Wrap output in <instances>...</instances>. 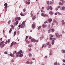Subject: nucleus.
Here are the masks:
<instances>
[{
  "label": "nucleus",
  "instance_id": "1",
  "mask_svg": "<svg viewBox=\"0 0 65 65\" xmlns=\"http://www.w3.org/2000/svg\"><path fill=\"white\" fill-rule=\"evenodd\" d=\"M25 23H26V21H24L22 22V23L21 24V25H19L18 27L19 28H20L21 27V28H24L25 27Z\"/></svg>",
  "mask_w": 65,
  "mask_h": 65
},
{
  "label": "nucleus",
  "instance_id": "2",
  "mask_svg": "<svg viewBox=\"0 0 65 65\" xmlns=\"http://www.w3.org/2000/svg\"><path fill=\"white\" fill-rule=\"evenodd\" d=\"M35 27V25L34 24H33L32 25L31 28L33 29H34Z\"/></svg>",
  "mask_w": 65,
  "mask_h": 65
},
{
  "label": "nucleus",
  "instance_id": "3",
  "mask_svg": "<svg viewBox=\"0 0 65 65\" xmlns=\"http://www.w3.org/2000/svg\"><path fill=\"white\" fill-rule=\"evenodd\" d=\"M33 41H34V42H36V40L34 38L32 39L31 40V42H33Z\"/></svg>",
  "mask_w": 65,
  "mask_h": 65
},
{
  "label": "nucleus",
  "instance_id": "4",
  "mask_svg": "<svg viewBox=\"0 0 65 65\" xmlns=\"http://www.w3.org/2000/svg\"><path fill=\"white\" fill-rule=\"evenodd\" d=\"M22 53V50H20L19 52H18V55H20L21 53Z\"/></svg>",
  "mask_w": 65,
  "mask_h": 65
},
{
  "label": "nucleus",
  "instance_id": "5",
  "mask_svg": "<svg viewBox=\"0 0 65 65\" xmlns=\"http://www.w3.org/2000/svg\"><path fill=\"white\" fill-rule=\"evenodd\" d=\"M61 23L62 25H65V22H64V20H62L61 21Z\"/></svg>",
  "mask_w": 65,
  "mask_h": 65
},
{
  "label": "nucleus",
  "instance_id": "6",
  "mask_svg": "<svg viewBox=\"0 0 65 65\" xmlns=\"http://www.w3.org/2000/svg\"><path fill=\"white\" fill-rule=\"evenodd\" d=\"M55 35L56 37H58L59 38L60 37V35L58 33H56Z\"/></svg>",
  "mask_w": 65,
  "mask_h": 65
},
{
  "label": "nucleus",
  "instance_id": "7",
  "mask_svg": "<svg viewBox=\"0 0 65 65\" xmlns=\"http://www.w3.org/2000/svg\"><path fill=\"white\" fill-rule=\"evenodd\" d=\"M10 56L12 57H14V55L12 54V53H10L9 54Z\"/></svg>",
  "mask_w": 65,
  "mask_h": 65
},
{
  "label": "nucleus",
  "instance_id": "8",
  "mask_svg": "<svg viewBox=\"0 0 65 65\" xmlns=\"http://www.w3.org/2000/svg\"><path fill=\"white\" fill-rule=\"evenodd\" d=\"M48 21L49 23H51L52 21V19H49L48 20Z\"/></svg>",
  "mask_w": 65,
  "mask_h": 65
},
{
  "label": "nucleus",
  "instance_id": "9",
  "mask_svg": "<svg viewBox=\"0 0 65 65\" xmlns=\"http://www.w3.org/2000/svg\"><path fill=\"white\" fill-rule=\"evenodd\" d=\"M42 26L44 28H45V27H46L47 26L46 25L44 24Z\"/></svg>",
  "mask_w": 65,
  "mask_h": 65
},
{
  "label": "nucleus",
  "instance_id": "10",
  "mask_svg": "<svg viewBox=\"0 0 65 65\" xmlns=\"http://www.w3.org/2000/svg\"><path fill=\"white\" fill-rule=\"evenodd\" d=\"M46 45H45L44 44H43L42 45V48H43L44 47H46Z\"/></svg>",
  "mask_w": 65,
  "mask_h": 65
},
{
  "label": "nucleus",
  "instance_id": "11",
  "mask_svg": "<svg viewBox=\"0 0 65 65\" xmlns=\"http://www.w3.org/2000/svg\"><path fill=\"white\" fill-rule=\"evenodd\" d=\"M49 14H51V15L53 14V12H52V11H50L49 12Z\"/></svg>",
  "mask_w": 65,
  "mask_h": 65
},
{
  "label": "nucleus",
  "instance_id": "12",
  "mask_svg": "<svg viewBox=\"0 0 65 65\" xmlns=\"http://www.w3.org/2000/svg\"><path fill=\"white\" fill-rule=\"evenodd\" d=\"M54 22H55V23H56V24L58 25V22H57V21H56V20H54L53 21Z\"/></svg>",
  "mask_w": 65,
  "mask_h": 65
},
{
  "label": "nucleus",
  "instance_id": "13",
  "mask_svg": "<svg viewBox=\"0 0 65 65\" xmlns=\"http://www.w3.org/2000/svg\"><path fill=\"white\" fill-rule=\"evenodd\" d=\"M13 42H12L11 43V45L10 46V47H11V46H12L14 44Z\"/></svg>",
  "mask_w": 65,
  "mask_h": 65
},
{
  "label": "nucleus",
  "instance_id": "14",
  "mask_svg": "<svg viewBox=\"0 0 65 65\" xmlns=\"http://www.w3.org/2000/svg\"><path fill=\"white\" fill-rule=\"evenodd\" d=\"M20 14L21 16H25L26 15V13H25L24 14Z\"/></svg>",
  "mask_w": 65,
  "mask_h": 65
},
{
  "label": "nucleus",
  "instance_id": "15",
  "mask_svg": "<svg viewBox=\"0 0 65 65\" xmlns=\"http://www.w3.org/2000/svg\"><path fill=\"white\" fill-rule=\"evenodd\" d=\"M44 37L43 36H42L40 38V39L41 40H42V39Z\"/></svg>",
  "mask_w": 65,
  "mask_h": 65
},
{
  "label": "nucleus",
  "instance_id": "16",
  "mask_svg": "<svg viewBox=\"0 0 65 65\" xmlns=\"http://www.w3.org/2000/svg\"><path fill=\"white\" fill-rule=\"evenodd\" d=\"M32 11H31L30 13V15H31V17H33V13H32Z\"/></svg>",
  "mask_w": 65,
  "mask_h": 65
},
{
  "label": "nucleus",
  "instance_id": "17",
  "mask_svg": "<svg viewBox=\"0 0 65 65\" xmlns=\"http://www.w3.org/2000/svg\"><path fill=\"white\" fill-rule=\"evenodd\" d=\"M18 53H16V57H19V55H18Z\"/></svg>",
  "mask_w": 65,
  "mask_h": 65
},
{
  "label": "nucleus",
  "instance_id": "18",
  "mask_svg": "<svg viewBox=\"0 0 65 65\" xmlns=\"http://www.w3.org/2000/svg\"><path fill=\"white\" fill-rule=\"evenodd\" d=\"M29 56L30 57H32V54L31 53H29Z\"/></svg>",
  "mask_w": 65,
  "mask_h": 65
},
{
  "label": "nucleus",
  "instance_id": "19",
  "mask_svg": "<svg viewBox=\"0 0 65 65\" xmlns=\"http://www.w3.org/2000/svg\"><path fill=\"white\" fill-rule=\"evenodd\" d=\"M59 5H62L63 3H61V2H59Z\"/></svg>",
  "mask_w": 65,
  "mask_h": 65
},
{
  "label": "nucleus",
  "instance_id": "20",
  "mask_svg": "<svg viewBox=\"0 0 65 65\" xmlns=\"http://www.w3.org/2000/svg\"><path fill=\"white\" fill-rule=\"evenodd\" d=\"M33 46L32 45H28V47H32Z\"/></svg>",
  "mask_w": 65,
  "mask_h": 65
},
{
  "label": "nucleus",
  "instance_id": "21",
  "mask_svg": "<svg viewBox=\"0 0 65 65\" xmlns=\"http://www.w3.org/2000/svg\"><path fill=\"white\" fill-rule=\"evenodd\" d=\"M52 44L53 45L54 43H55V41H52Z\"/></svg>",
  "mask_w": 65,
  "mask_h": 65
},
{
  "label": "nucleus",
  "instance_id": "22",
  "mask_svg": "<svg viewBox=\"0 0 65 65\" xmlns=\"http://www.w3.org/2000/svg\"><path fill=\"white\" fill-rule=\"evenodd\" d=\"M12 28H10L9 31V33H10V32H11L12 31Z\"/></svg>",
  "mask_w": 65,
  "mask_h": 65
},
{
  "label": "nucleus",
  "instance_id": "23",
  "mask_svg": "<svg viewBox=\"0 0 65 65\" xmlns=\"http://www.w3.org/2000/svg\"><path fill=\"white\" fill-rule=\"evenodd\" d=\"M17 34V32L16 31H15L14 32V36H15L16 34Z\"/></svg>",
  "mask_w": 65,
  "mask_h": 65
},
{
  "label": "nucleus",
  "instance_id": "24",
  "mask_svg": "<svg viewBox=\"0 0 65 65\" xmlns=\"http://www.w3.org/2000/svg\"><path fill=\"white\" fill-rule=\"evenodd\" d=\"M4 43V41H3L1 43L0 42V45H2V44H3V43Z\"/></svg>",
  "mask_w": 65,
  "mask_h": 65
},
{
  "label": "nucleus",
  "instance_id": "25",
  "mask_svg": "<svg viewBox=\"0 0 65 65\" xmlns=\"http://www.w3.org/2000/svg\"><path fill=\"white\" fill-rule=\"evenodd\" d=\"M36 18V17L35 16H34V17L32 18V20H35Z\"/></svg>",
  "mask_w": 65,
  "mask_h": 65
},
{
  "label": "nucleus",
  "instance_id": "26",
  "mask_svg": "<svg viewBox=\"0 0 65 65\" xmlns=\"http://www.w3.org/2000/svg\"><path fill=\"white\" fill-rule=\"evenodd\" d=\"M52 32H54V31H55V29H51Z\"/></svg>",
  "mask_w": 65,
  "mask_h": 65
},
{
  "label": "nucleus",
  "instance_id": "27",
  "mask_svg": "<svg viewBox=\"0 0 65 65\" xmlns=\"http://www.w3.org/2000/svg\"><path fill=\"white\" fill-rule=\"evenodd\" d=\"M23 54H20V55H19V57H23Z\"/></svg>",
  "mask_w": 65,
  "mask_h": 65
},
{
  "label": "nucleus",
  "instance_id": "28",
  "mask_svg": "<svg viewBox=\"0 0 65 65\" xmlns=\"http://www.w3.org/2000/svg\"><path fill=\"white\" fill-rule=\"evenodd\" d=\"M18 21H20V20H21V18L20 17H19L18 18Z\"/></svg>",
  "mask_w": 65,
  "mask_h": 65
},
{
  "label": "nucleus",
  "instance_id": "29",
  "mask_svg": "<svg viewBox=\"0 0 65 65\" xmlns=\"http://www.w3.org/2000/svg\"><path fill=\"white\" fill-rule=\"evenodd\" d=\"M26 4H29L30 3V2H26Z\"/></svg>",
  "mask_w": 65,
  "mask_h": 65
},
{
  "label": "nucleus",
  "instance_id": "30",
  "mask_svg": "<svg viewBox=\"0 0 65 65\" xmlns=\"http://www.w3.org/2000/svg\"><path fill=\"white\" fill-rule=\"evenodd\" d=\"M51 29H50L48 30V33H50V32H51Z\"/></svg>",
  "mask_w": 65,
  "mask_h": 65
},
{
  "label": "nucleus",
  "instance_id": "31",
  "mask_svg": "<svg viewBox=\"0 0 65 65\" xmlns=\"http://www.w3.org/2000/svg\"><path fill=\"white\" fill-rule=\"evenodd\" d=\"M10 39H8V43H9L10 42Z\"/></svg>",
  "mask_w": 65,
  "mask_h": 65
},
{
  "label": "nucleus",
  "instance_id": "32",
  "mask_svg": "<svg viewBox=\"0 0 65 65\" xmlns=\"http://www.w3.org/2000/svg\"><path fill=\"white\" fill-rule=\"evenodd\" d=\"M44 17H48V15L45 14L44 15Z\"/></svg>",
  "mask_w": 65,
  "mask_h": 65
},
{
  "label": "nucleus",
  "instance_id": "33",
  "mask_svg": "<svg viewBox=\"0 0 65 65\" xmlns=\"http://www.w3.org/2000/svg\"><path fill=\"white\" fill-rule=\"evenodd\" d=\"M41 28V26H39L38 28V30H39Z\"/></svg>",
  "mask_w": 65,
  "mask_h": 65
},
{
  "label": "nucleus",
  "instance_id": "34",
  "mask_svg": "<svg viewBox=\"0 0 65 65\" xmlns=\"http://www.w3.org/2000/svg\"><path fill=\"white\" fill-rule=\"evenodd\" d=\"M62 53H65V50H62Z\"/></svg>",
  "mask_w": 65,
  "mask_h": 65
},
{
  "label": "nucleus",
  "instance_id": "35",
  "mask_svg": "<svg viewBox=\"0 0 65 65\" xmlns=\"http://www.w3.org/2000/svg\"><path fill=\"white\" fill-rule=\"evenodd\" d=\"M50 9L51 10H53V7H52V6H50Z\"/></svg>",
  "mask_w": 65,
  "mask_h": 65
},
{
  "label": "nucleus",
  "instance_id": "36",
  "mask_svg": "<svg viewBox=\"0 0 65 65\" xmlns=\"http://www.w3.org/2000/svg\"><path fill=\"white\" fill-rule=\"evenodd\" d=\"M41 15L43 17V16L44 17V13H41Z\"/></svg>",
  "mask_w": 65,
  "mask_h": 65
},
{
  "label": "nucleus",
  "instance_id": "37",
  "mask_svg": "<svg viewBox=\"0 0 65 65\" xmlns=\"http://www.w3.org/2000/svg\"><path fill=\"white\" fill-rule=\"evenodd\" d=\"M5 45V44H3L2 46L1 47L2 48L3 47H4V46Z\"/></svg>",
  "mask_w": 65,
  "mask_h": 65
},
{
  "label": "nucleus",
  "instance_id": "38",
  "mask_svg": "<svg viewBox=\"0 0 65 65\" xmlns=\"http://www.w3.org/2000/svg\"><path fill=\"white\" fill-rule=\"evenodd\" d=\"M28 37H29V36H27L26 37L25 40H27V39Z\"/></svg>",
  "mask_w": 65,
  "mask_h": 65
},
{
  "label": "nucleus",
  "instance_id": "39",
  "mask_svg": "<svg viewBox=\"0 0 65 65\" xmlns=\"http://www.w3.org/2000/svg\"><path fill=\"white\" fill-rule=\"evenodd\" d=\"M62 9L63 10H64V9H65V7H62Z\"/></svg>",
  "mask_w": 65,
  "mask_h": 65
},
{
  "label": "nucleus",
  "instance_id": "40",
  "mask_svg": "<svg viewBox=\"0 0 65 65\" xmlns=\"http://www.w3.org/2000/svg\"><path fill=\"white\" fill-rule=\"evenodd\" d=\"M41 12H44L45 11L43 10H41Z\"/></svg>",
  "mask_w": 65,
  "mask_h": 65
},
{
  "label": "nucleus",
  "instance_id": "41",
  "mask_svg": "<svg viewBox=\"0 0 65 65\" xmlns=\"http://www.w3.org/2000/svg\"><path fill=\"white\" fill-rule=\"evenodd\" d=\"M11 21L10 20H9V22H8V24H10V22H11Z\"/></svg>",
  "mask_w": 65,
  "mask_h": 65
},
{
  "label": "nucleus",
  "instance_id": "42",
  "mask_svg": "<svg viewBox=\"0 0 65 65\" xmlns=\"http://www.w3.org/2000/svg\"><path fill=\"white\" fill-rule=\"evenodd\" d=\"M11 27L12 28V29H13V25H11Z\"/></svg>",
  "mask_w": 65,
  "mask_h": 65
},
{
  "label": "nucleus",
  "instance_id": "43",
  "mask_svg": "<svg viewBox=\"0 0 65 65\" xmlns=\"http://www.w3.org/2000/svg\"><path fill=\"white\" fill-rule=\"evenodd\" d=\"M19 23V22H18V21H16V25H17L18 23Z\"/></svg>",
  "mask_w": 65,
  "mask_h": 65
},
{
  "label": "nucleus",
  "instance_id": "44",
  "mask_svg": "<svg viewBox=\"0 0 65 65\" xmlns=\"http://www.w3.org/2000/svg\"><path fill=\"white\" fill-rule=\"evenodd\" d=\"M54 65H57V63L56 62H55L54 63Z\"/></svg>",
  "mask_w": 65,
  "mask_h": 65
},
{
  "label": "nucleus",
  "instance_id": "45",
  "mask_svg": "<svg viewBox=\"0 0 65 65\" xmlns=\"http://www.w3.org/2000/svg\"><path fill=\"white\" fill-rule=\"evenodd\" d=\"M26 63L27 64H30V62L28 61H27Z\"/></svg>",
  "mask_w": 65,
  "mask_h": 65
},
{
  "label": "nucleus",
  "instance_id": "46",
  "mask_svg": "<svg viewBox=\"0 0 65 65\" xmlns=\"http://www.w3.org/2000/svg\"><path fill=\"white\" fill-rule=\"evenodd\" d=\"M18 17H17L15 19V21H16L17 20H18Z\"/></svg>",
  "mask_w": 65,
  "mask_h": 65
},
{
  "label": "nucleus",
  "instance_id": "47",
  "mask_svg": "<svg viewBox=\"0 0 65 65\" xmlns=\"http://www.w3.org/2000/svg\"><path fill=\"white\" fill-rule=\"evenodd\" d=\"M47 23V20L46 21H45L44 22V23L45 24H46V23Z\"/></svg>",
  "mask_w": 65,
  "mask_h": 65
},
{
  "label": "nucleus",
  "instance_id": "48",
  "mask_svg": "<svg viewBox=\"0 0 65 65\" xmlns=\"http://www.w3.org/2000/svg\"><path fill=\"white\" fill-rule=\"evenodd\" d=\"M47 4H50V2H49V1H47Z\"/></svg>",
  "mask_w": 65,
  "mask_h": 65
},
{
  "label": "nucleus",
  "instance_id": "49",
  "mask_svg": "<svg viewBox=\"0 0 65 65\" xmlns=\"http://www.w3.org/2000/svg\"><path fill=\"white\" fill-rule=\"evenodd\" d=\"M4 54H5L6 55V54H7V52H4Z\"/></svg>",
  "mask_w": 65,
  "mask_h": 65
},
{
  "label": "nucleus",
  "instance_id": "50",
  "mask_svg": "<svg viewBox=\"0 0 65 65\" xmlns=\"http://www.w3.org/2000/svg\"><path fill=\"white\" fill-rule=\"evenodd\" d=\"M47 7H48V8L47 9V10H49V9H50V7H49L48 6Z\"/></svg>",
  "mask_w": 65,
  "mask_h": 65
},
{
  "label": "nucleus",
  "instance_id": "51",
  "mask_svg": "<svg viewBox=\"0 0 65 65\" xmlns=\"http://www.w3.org/2000/svg\"><path fill=\"white\" fill-rule=\"evenodd\" d=\"M13 43L14 45H15L17 44V42H13Z\"/></svg>",
  "mask_w": 65,
  "mask_h": 65
},
{
  "label": "nucleus",
  "instance_id": "52",
  "mask_svg": "<svg viewBox=\"0 0 65 65\" xmlns=\"http://www.w3.org/2000/svg\"><path fill=\"white\" fill-rule=\"evenodd\" d=\"M5 9H6V8H7V6L6 5V6H5Z\"/></svg>",
  "mask_w": 65,
  "mask_h": 65
},
{
  "label": "nucleus",
  "instance_id": "53",
  "mask_svg": "<svg viewBox=\"0 0 65 65\" xmlns=\"http://www.w3.org/2000/svg\"><path fill=\"white\" fill-rule=\"evenodd\" d=\"M23 11H24V12H25V11H26V9H24L23 10Z\"/></svg>",
  "mask_w": 65,
  "mask_h": 65
},
{
  "label": "nucleus",
  "instance_id": "54",
  "mask_svg": "<svg viewBox=\"0 0 65 65\" xmlns=\"http://www.w3.org/2000/svg\"><path fill=\"white\" fill-rule=\"evenodd\" d=\"M53 40V41H54V40H56V38H53L52 39Z\"/></svg>",
  "mask_w": 65,
  "mask_h": 65
},
{
  "label": "nucleus",
  "instance_id": "55",
  "mask_svg": "<svg viewBox=\"0 0 65 65\" xmlns=\"http://www.w3.org/2000/svg\"><path fill=\"white\" fill-rule=\"evenodd\" d=\"M51 47V45H49L48 46V47L50 48V47Z\"/></svg>",
  "mask_w": 65,
  "mask_h": 65
},
{
  "label": "nucleus",
  "instance_id": "56",
  "mask_svg": "<svg viewBox=\"0 0 65 65\" xmlns=\"http://www.w3.org/2000/svg\"><path fill=\"white\" fill-rule=\"evenodd\" d=\"M62 33L63 34H64V33H65V32H64V31L63 30L62 31Z\"/></svg>",
  "mask_w": 65,
  "mask_h": 65
},
{
  "label": "nucleus",
  "instance_id": "57",
  "mask_svg": "<svg viewBox=\"0 0 65 65\" xmlns=\"http://www.w3.org/2000/svg\"><path fill=\"white\" fill-rule=\"evenodd\" d=\"M6 5H7V3H6L4 4V6H6Z\"/></svg>",
  "mask_w": 65,
  "mask_h": 65
},
{
  "label": "nucleus",
  "instance_id": "58",
  "mask_svg": "<svg viewBox=\"0 0 65 65\" xmlns=\"http://www.w3.org/2000/svg\"><path fill=\"white\" fill-rule=\"evenodd\" d=\"M14 61L12 59L11 60V62H13Z\"/></svg>",
  "mask_w": 65,
  "mask_h": 65
},
{
  "label": "nucleus",
  "instance_id": "59",
  "mask_svg": "<svg viewBox=\"0 0 65 65\" xmlns=\"http://www.w3.org/2000/svg\"><path fill=\"white\" fill-rule=\"evenodd\" d=\"M58 14H59V15H61V14L60 13H59V12H58Z\"/></svg>",
  "mask_w": 65,
  "mask_h": 65
},
{
  "label": "nucleus",
  "instance_id": "60",
  "mask_svg": "<svg viewBox=\"0 0 65 65\" xmlns=\"http://www.w3.org/2000/svg\"><path fill=\"white\" fill-rule=\"evenodd\" d=\"M46 44L47 45H49L50 44V43H49V42H47V43Z\"/></svg>",
  "mask_w": 65,
  "mask_h": 65
},
{
  "label": "nucleus",
  "instance_id": "61",
  "mask_svg": "<svg viewBox=\"0 0 65 65\" xmlns=\"http://www.w3.org/2000/svg\"><path fill=\"white\" fill-rule=\"evenodd\" d=\"M31 51H32V49H31V48H30L29 49V51L31 52Z\"/></svg>",
  "mask_w": 65,
  "mask_h": 65
},
{
  "label": "nucleus",
  "instance_id": "62",
  "mask_svg": "<svg viewBox=\"0 0 65 65\" xmlns=\"http://www.w3.org/2000/svg\"><path fill=\"white\" fill-rule=\"evenodd\" d=\"M50 39L52 40H53V38L51 37H50Z\"/></svg>",
  "mask_w": 65,
  "mask_h": 65
},
{
  "label": "nucleus",
  "instance_id": "63",
  "mask_svg": "<svg viewBox=\"0 0 65 65\" xmlns=\"http://www.w3.org/2000/svg\"><path fill=\"white\" fill-rule=\"evenodd\" d=\"M47 56H45V58H47Z\"/></svg>",
  "mask_w": 65,
  "mask_h": 65
},
{
  "label": "nucleus",
  "instance_id": "64",
  "mask_svg": "<svg viewBox=\"0 0 65 65\" xmlns=\"http://www.w3.org/2000/svg\"><path fill=\"white\" fill-rule=\"evenodd\" d=\"M63 62H65V60L64 59L63 60Z\"/></svg>",
  "mask_w": 65,
  "mask_h": 65
}]
</instances>
